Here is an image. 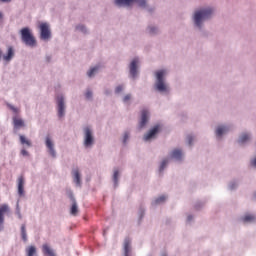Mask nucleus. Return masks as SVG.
<instances>
[{
	"mask_svg": "<svg viewBox=\"0 0 256 256\" xmlns=\"http://www.w3.org/2000/svg\"><path fill=\"white\" fill-rule=\"evenodd\" d=\"M20 35L23 43L28 47H35L37 45V40H35V36H33L29 28H22L20 30Z\"/></svg>",
	"mask_w": 256,
	"mask_h": 256,
	"instance_id": "f257e3e1",
	"label": "nucleus"
},
{
	"mask_svg": "<svg viewBox=\"0 0 256 256\" xmlns=\"http://www.w3.org/2000/svg\"><path fill=\"white\" fill-rule=\"evenodd\" d=\"M213 15V8H206L200 11H196L194 14V23L196 27L201 28V22L203 19H209Z\"/></svg>",
	"mask_w": 256,
	"mask_h": 256,
	"instance_id": "f03ea898",
	"label": "nucleus"
},
{
	"mask_svg": "<svg viewBox=\"0 0 256 256\" xmlns=\"http://www.w3.org/2000/svg\"><path fill=\"white\" fill-rule=\"evenodd\" d=\"M118 7H131V5H138L139 7H147V0H115Z\"/></svg>",
	"mask_w": 256,
	"mask_h": 256,
	"instance_id": "7ed1b4c3",
	"label": "nucleus"
},
{
	"mask_svg": "<svg viewBox=\"0 0 256 256\" xmlns=\"http://www.w3.org/2000/svg\"><path fill=\"white\" fill-rule=\"evenodd\" d=\"M163 77H165V70H160L156 72V89L160 91L161 93L167 91V85H165V82L163 81Z\"/></svg>",
	"mask_w": 256,
	"mask_h": 256,
	"instance_id": "20e7f679",
	"label": "nucleus"
},
{
	"mask_svg": "<svg viewBox=\"0 0 256 256\" xmlns=\"http://www.w3.org/2000/svg\"><path fill=\"white\" fill-rule=\"evenodd\" d=\"M39 29H40V39H43V41H47L48 39H51V29L49 28V24L41 23L39 26Z\"/></svg>",
	"mask_w": 256,
	"mask_h": 256,
	"instance_id": "39448f33",
	"label": "nucleus"
},
{
	"mask_svg": "<svg viewBox=\"0 0 256 256\" xmlns=\"http://www.w3.org/2000/svg\"><path fill=\"white\" fill-rule=\"evenodd\" d=\"M95 142V139L93 138V132L91 131V128L86 127L84 129V145L85 147H91L93 143Z\"/></svg>",
	"mask_w": 256,
	"mask_h": 256,
	"instance_id": "423d86ee",
	"label": "nucleus"
},
{
	"mask_svg": "<svg viewBox=\"0 0 256 256\" xmlns=\"http://www.w3.org/2000/svg\"><path fill=\"white\" fill-rule=\"evenodd\" d=\"M10 208L7 204H1L0 205V231L3 229V224L5 223V215L6 213H9Z\"/></svg>",
	"mask_w": 256,
	"mask_h": 256,
	"instance_id": "0eeeda50",
	"label": "nucleus"
},
{
	"mask_svg": "<svg viewBox=\"0 0 256 256\" xmlns=\"http://www.w3.org/2000/svg\"><path fill=\"white\" fill-rule=\"evenodd\" d=\"M58 117H63L65 115V99L63 96L58 97Z\"/></svg>",
	"mask_w": 256,
	"mask_h": 256,
	"instance_id": "6e6552de",
	"label": "nucleus"
},
{
	"mask_svg": "<svg viewBox=\"0 0 256 256\" xmlns=\"http://www.w3.org/2000/svg\"><path fill=\"white\" fill-rule=\"evenodd\" d=\"M124 256H134L133 255V249L131 248V240L129 238H126L124 240Z\"/></svg>",
	"mask_w": 256,
	"mask_h": 256,
	"instance_id": "1a4fd4ad",
	"label": "nucleus"
},
{
	"mask_svg": "<svg viewBox=\"0 0 256 256\" xmlns=\"http://www.w3.org/2000/svg\"><path fill=\"white\" fill-rule=\"evenodd\" d=\"M18 195H20V197L25 195V178L23 176L18 178Z\"/></svg>",
	"mask_w": 256,
	"mask_h": 256,
	"instance_id": "9d476101",
	"label": "nucleus"
},
{
	"mask_svg": "<svg viewBox=\"0 0 256 256\" xmlns=\"http://www.w3.org/2000/svg\"><path fill=\"white\" fill-rule=\"evenodd\" d=\"M160 126L156 125L151 129L146 135H144V141H149L150 139H153L156 134L159 133Z\"/></svg>",
	"mask_w": 256,
	"mask_h": 256,
	"instance_id": "9b49d317",
	"label": "nucleus"
},
{
	"mask_svg": "<svg viewBox=\"0 0 256 256\" xmlns=\"http://www.w3.org/2000/svg\"><path fill=\"white\" fill-rule=\"evenodd\" d=\"M147 121H149V111L142 110V112H141V121L139 123L140 129H143V127H145V125H147Z\"/></svg>",
	"mask_w": 256,
	"mask_h": 256,
	"instance_id": "f8f14e48",
	"label": "nucleus"
},
{
	"mask_svg": "<svg viewBox=\"0 0 256 256\" xmlns=\"http://www.w3.org/2000/svg\"><path fill=\"white\" fill-rule=\"evenodd\" d=\"M137 63H139V60L135 58L130 64V75L133 78L137 77Z\"/></svg>",
	"mask_w": 256,
	"mask_h": 256,
	"instance_id": "ddd939ff",
	"label": "nucleus"
},
{
	"mask_svg": "<svg viewBox=\"0 0 256 256\" xmlns=\"http://www.w3.org/2000/svg\"><path fill=\"white\" fill-rule=\"evenodd\" d=\"M46 147L50 153V155L52 157H56V153H55V148H54V145H53V141H51V138L47 137L46 138Z\"/></svg>",
	"mask_w": 256,
	"mask_h": 256,
	"instance_id": "4468645a",
	"label": "nucleus"
},
{
	"mask_svg": "<svg viewBox=\"0 0 256 256\" xmlns=\"http://www.w3.org/2000/svg\"><path fill=\"white\" fill-rule=\"evenodd\" d=\"M42 253H44V255H48V256H56L55 252L52 250L51 246L48 244H43Z\"/></svg>",
	"mask_w": 256,
	"mask_h": 256,
	"instance_id": "2eb2a0df",
	"label": "nucleus"
},
{
	"mask_svg": "<svg viewBox=\"0 0 256 256\" xmlns=\"http://www.w3.org/2000/svg\"><path fill=\"white\" fill-rule=\"evenodd\" d=\"M15 55V52L13 51V47L8 48L7 55L3 56L4 61H10L13 59V56Z\"/></svg>",
	"mask_w": 256,
	"mask_h": 256,
	"instance_id": "dca6fc26",
	"label": "nucleus"
},
{
	"mask_svg": "<svg viewBox=\"0 0 256 256\" xmlns=\"http://www.w3.org/2000/svg\"><path fill=\"white\" fill-rule=\"evenodd\" d=\"M172 159H178L180 160L181 157H183V152L180 149H175L171 153Z\"/></svg>",
	"mask_w": 256,
	"mask_h": 256,
	"instance_id": "f3484780",
	"label": "nucleus"
},
{
	"mask_svg": "<svg viewBox=\"0 0 256 256\" xmlns=\"http://www.w3.org/2000/svg\"><path fill=\"white\" fill-rule=\"evenodd\" d=\"M73 177H74V182L76 185H81V174H79V170H73Z\"/></svg>",
	"mask_w": 256,
	"mask_h": 256,
	"instance_id": "a211bd4d",
	"label": "nucleus"
},
{
	"mask_svg": "<svg viewBox=\"0 0 256 256\" xmlns=\"http://www.w3.org/2000/svg\"><path fill=\"white\" fill-rule=\"evenodd\" d=\"M27 256H37V248L35 246H28L26 248Z\"/></svg>",
	"mask_w": 256,
	"mask_h": 256,
	"instance_id": "6ab92c4d",
	"label": "nucleus"
},
{
	"mask_svg": "<svg viewBox=\"0 0 256 256\" xmlns=\"http://www.w3.org/2000/svg\"><path fill=\"white\" fill-rule=\"evenodd\" d=\"M229 131V128L228 127H225V126H219L217 129H216V135L218 137H221V135H223V133H227Z\"/></svg>",
	"mask_w": 256,
	"mask_h": 256,
	"instance_id": "aec40b11",
	"label": "nucleus"
},
{
	"mask_svg": "<svg viewBox=\"0 0 256 256\" xmlns=\"http://www.w3.org/2000/svg\"><path fill=\"white\" fill-rule=\"evenodd\" d=\"M70 213L74 217L77 216V213H79V208L77 207V202H75V201L73 202Z\"/></svg>",
	"mask_w": 256,
	"mask_h": 256,
	"instance_id": "412c9836",
	"label": "nucleus"
},
{
	"mask_svg": "<svg viewBox=\"0 0 256 256\" xmlns=\"http://www.w3.org/2000/svg\"><path fill=\"white\" fill-rule=\"evenodd\" d=\"M242 221H243L244 223H251V221H255V216H254V215H251V214H248V215H246V216H244V217L242 218Z\"/></svg>",
	"mask_w": 256,
	"mask_h": 256,
	"instance_id": "4be33fe9",
	"label": "nucleus"
},
{
	"mask_svg": "<svg viewBox=\"0 0 256 256\" xmlns=\"http://www.w3.org/2000/svg\"><path fill=\"white\" fill-rule=\"evenodd\" d=\"M20 143L22 145H27V147H31V141L25 139V136L20 135Z\"/></svg>",
	"mask_w": 256,
	"mask_h": 256,
	"instance_id": "5701e85b",
	"label": "nucleus"
},
{
	"mask_svg": "<svg viewBox=\"0 0 256 256\" xmlns=\"http://www.w3.org/2000/svg\"><path fill=\"white\" fill-rule=\"evenodd\" d=\"M14 127H23V125H25V123L19 119V118H14Z\"/></svg>",
	"mask_w": 256,
	"mask_h": 256,
	"instance_id": "b1692460",
	"label": "nucleus"
},
{
	"mask_svg": "<svg viewBox=\"0 0 256 256\" xmlns=\"http://www.w3.org/2000/svg\"><path fill=\"white\" fill-rule=\"evenodd\" d=\"M250 136L249 134H242L239 139V143H247L249 141Z\"/></svg>",
	"mask_w": 256,
	"mask_h": 256,
	"instance_id": "393cba45",
	"label": "nucleus"
},
{
	"mask_svg": "<svg viewBox=\"0 0 256 256\" xmlns=\"http://www.w3.org/2000/svg\"><path fill=\"white\" fill-rule=\"evenodd\" d=\"M97 71H99V66H96V67L90 69V71L87 73L88 77H93V75H95V73H97Z\"/></svg>",
	"mask_w": 256,
	"mask_h": 256,
	"instance_id": "a878e982",
	"label": "nucleus"
},
{
	"mask_svg": "<svg viewBox=\"0 0 256 256\" xmlns=\"http://www.w3.org/2000/svg\"><path fill=\"white\" fill-rule=\"evenodd\" d=\"M113 179H114L115 185H117V183L119 181V170L114 171Z\"/></svg>",
	"mask_w": 256,
	"mask_h": 256,
	"instance_id": "bb28decb",
	"label": "nucleus"
},
{
	"mask_svg": "<svg viewBox=\"0 0 256 256\" xmlns=\"http://www.w3.org/2000/svg\"><path fill=\"white\" fill-rule=\"evenodd\" d=\"M169 163V160L164 159L160 165V171H163V169H165V167H167V164Z\"/></svg>",
	"mask_w": 256,
	"mask_h": 256,
	"instance_id": "cd10ccee",
	"label": "nucleus"
},
{
	"mask_svg": "<svg viewBox=\"0 0 256 256\" xmlns=\"http://www.w3.org/2000/svg\"><path fill=\"white\" fill-rule=\"evenodd\" d=\"M166 199H167V197H165V196H160L159 198H157V199L155 200V203H156V205L159 204V203H163V202H165Z\"/></svg>",
	"mask_w": 256,
	"mask_h": 256,
	"instance_id": "c85d7f7f",
	"label": "nucleus"
},
{
	"mask_svg": "<svg viewBox=\"0 0 256 256\" xmlns=\"http://www.w3.org/2000/svg\"><path fill=\"white\" fill-rule=\"evenodd\" d=\"M85 97H86V99H91V97H93V92H91V91H87L86 92V94H85Z\"/></svg>",
	"mask_w": 256,
	"mask_h": 256,
	"instance_id": "c756f323",
	"label": "nucleus"
},
{
	"mask_svg": "<svg viewBox=\"0 0 256 256\" xmlns=\"http://www.w3.org/2000/svg\"><path fill=\"white\" fill-rule=\"evenodd\" d=\"M21 155H23V157H29V152H27V150H25V149H22Z\"/></svg>",
	"mask_w": 256,
	"mask_h": 256,
	"instance_id": "7c9ffc66",
	"label": "nucleus"
},
{
	"mask_svg": "<svg viewBox=\"0 0 256 256\" xmlns=\"http://www.w3.org/2000/svg\"><path fill=\"white\" fill-rule=\"evenodd\" d=\"M130 99H131V94H127V95L124 97L123 101H124V103H127V101H130Z\"/></svg>",
	"mask_w": 256,
	"mask_h": 256,
	"instance_id": "2f4dec72",
	"label": "nucleus"
},
{
	"mask_svg": "<svg viewBox=\"0 0 256 256\" xmlns=\"http://www.w3.org/2000/svg\"><path fill=\"white\" fill-rule=\"evenodd\" d=\"M116 93H121V91H123V86H118L115 89Z\"/></svg>",
	"mask_w": 256,
	"mask_h": 256,
	"instance_id": "473e14b6",
	"label": "nucleus"
},
{
	"mask_svg": "<svg viewBox=\"0 0 256 256\" xmlns=\"http://www.w3.org/2000/svg\"><path fill=\"white\" fill-rule=\"evenodd\" d=\"M21 235H22L23 241H27V232H22Z\"/></svg>",
	"mask_w": 256,
	"mask_h": 256,
	"instance_id": "72a5a7b5",
	"label": "nucleus"
},
{
	"mask_svg": "<svg viewBox=\"0 0 256 256\" xmlns=\"http://www.w3.org/2000/svg\"><path fill=\"white\" fill-rule=\"evenodd\" d=\"M155 31H157V28L149 27V33L153 34V33H155Z\"/></svg>",
	"mask_w": 256,
	"mask_h": 256,
	"instance_id": "f704fd0d",
	"label": "nucleus"
},
{
	"mask_svg": "<svg viewBox=\"0 0 256 256\" xmlns=\"http://www.w3.org/2000/svg\"><path fill=\"white\" fill-rule=\"evenodd\" d=\"M127 139H129V133L124 134V143H127Z\"/></svg>",
	"mask_w": 256,
	"mask_h": 256,
	"instance_id": "c9c22d12",
	"label": "nucleus"
},
{
	"mask_svg": "<svg viewBox=\"0 0 256 256\" xmlns=\"http://www.w3.org/2000/svg\"><path fill=\"white\" fill-rule=\"evenodd\" d=\"M188 143L191 145L193 143V136H188Z\"/></svg>",
	"mask_w": 256,
	"mask_h": 256,
	"instance_id": "e433bc0d",
	"label": "nucleus"
},
{
	"mask_svg": "<svg viewBox=\"0 0 256 256\" xmlns=\"http://www.w3.org/2000/svg\"><path fill=\"white\" fill-rule=\"evenodd\" d=\"M9 107H10L11 111H13L14 113H17V111H18L17 108H15L14 106H11V105Z\"/></svg>",
	"mask_w": 256,
	"mask_h": 256,
	"instance_id": "4c0bfd02",
	"label": "nucleus"
},
{
	"mask_svg": "<svg viewBox=\"0 0 256 256\" xmlns=\"http://www.w3.org/2000/svg\"><path fill=\"white\" fill-rule=\"evenodd\" d=\"M21 233H27V230L25 229V225L21 226Z\"/></svg>",
	"mask_w": 256,
	"mask_h": 256,
	"instance_id": "58836bf2",
	"label": "nucleus"
},
{
	"mask_svg": "<svg viewBox=\"0 0 256 256\" xmlns=\"http://www.w3.org/2000/svg\"><path fill=\"white\" fill-rule=\"evenodd\" d=\"M77 29L78 31H85V26H78Z\"/></svg>",
	"mask_w": 256,
	"mask_h": 256,
	"instance_id": "ea45409f",
	"label": "nucleus"
},
{
	"mask_svg": "<svg viewBox=\"0 0 256 256\" xmlns=\"http://www.w3.org/2000/svg\"><path fill=\"white\" fill-rule=\"evenodd\" d=\"M2 3H11V0H0Z\"/></svg>",
	"mask_w": 256,
	"mask_h": 256,
	"instance_id": "a19ab883",
	"label": "nucleus"
},
{
	"mask_svg": "<svg viewBox=\"0 0 256 256\" xmlns=\"http://www.w3.org/2000/svg\"><path fill=\"white\" fill-rule=\"evenodd\" d=\"M18 217L19 219H21V212H18Z\"/></svg>",
	"mask_w": 256,
	"mask_h": 256,
	"instance_id": "79ce46f5",
	"label": "nucleus"
},
{
	"mask_svg": "<svg viewBox=\"0 0 256 256\" xmlns=\"http://www.w3.org/2000/svg\"><path fill=\"white\" fill-rule=\"evenodd\" d=\"M192 217L191 216H188V221H191Z\"/></svg>",
	"mask_w": 256,
	"mask_h": 256,
	"instance_id": "37998d69",
	"label": "nucleus"
},
{
	"mask_svg": "<svg viewBox=\"0 0 256 256\" xmlns=\"http://www.w3.org/2000/svg\"><path fill=\"white\" fill-rule=\"evenodd\" d=\"M3 17V14L0 12V19Z\"/></svg>",
	"mask_w": 256,
	"mask_h": 256,
	"instance_id": "c03bdc74",
	"label": "nucleus"
},
{
	"mask_svg": "<svg viewBox=\"0 0 256 256\" xmlns=\"http://www.w3.org/2000/svg\"><path fill=\"white\" fill-rule=\"evenodd\" d=\"M235 187L231 186V189H234Z\"/></svg>",
	"mask_w": 256,
	"mask_h": 256,
	"instance_id": "a18cd8bd",
	"label": "nucleus"
},
{
	"mask_svg": "<svg viewBox=\"0 0 256 256\" xmlns=\"http://www.w3.org/2000/svg\"><path fill=\"white\" fill-rule=\"evenodd\" d=\"M0 57H1V50H0Z\"/></svg>",
	"mask_w": 256,
	"mask_h": 256,
	"instance_id": "49530a36",
	"label": "nucleus"
}]
</instances>
